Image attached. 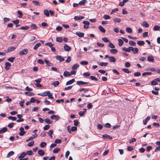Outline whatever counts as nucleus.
Returning <instances> with one entry per match:
<instances>
[{
	"instance_id": "nucleus-1",
	"label": "nucleus",
	"mask_w": 160,
	"mask_h": 160,
	"mask_svg": "<svg viewBox=\"0 0 160 160\" xmlns=\"http://www.w3.org/2000/svg\"><path fill=\"white\" fill-rule=\"evenodd\" d=\"M28 50L27 48L23 49L22 51L19 52V54L20 56H22L26 54L28 52Z\"/></svg>"
},
{
	"instance_id": "nucleus-2",
	"label": "nucleus",
	"mask_w": 160,
	"mask_h": 160,
	"mask_svg": "<svg viewBox=\"0 0 160 160\" xmlns=\"http://www.w3.org/2000/svg\"><path fill=\"white\" fill-rule=\"evenodd\" d=\"M50 93V91H47L42 93H38V95L44 97L48 96V94H49Z\"/></svg>"
},
{
	"instance_id": "nucleus-3",
	"label": "nucleus",
	"mask_w": 160,
	"mask_h": 160,
	"mask_svg": "<svg viewBox=\"0 0 160 160\" xmlns=\"http://www.w3.org/2000/svg\"><path fill=\"white\" fill-rule=\"evenodd\" d=\"M83 23L84 24L83 28L85 29L88 28V25L90 24V22L88 21H84Z\"/></svg>"
},
{
	"instance_id": "nucleus-4",
	"label": "nucleus",
	"mask_w": 160,
	"mask_h": 160,
	"mask_svg": "<svg viewBox=\"0 0 160 160\" xmlns=\"http://www.w3.org/2000/svg\"><path fill=\"white\" fill-rule=\"evenodd\" d=\"M16 49V48L13 47H9L7 50L6 51V53H8L10 52H12Z\"/></svg>"
},
{
	"instance_id": "nucleus-5",
	"label": "nucleus",
	"mask_w": 160,
	"mask_h": 160,
	"mask_svg": "<svg viewBox=\"0 0 160 160\" xmlns=\"http://www.w3.org/2000/svg\"><path fill=\"white\" fill-rule=\"evenodd\" d=\"M5 68L7 70H9L11 66V64L8 62H6L5 63Z\"/></svg>"
},
{
	"instance_id": "nucleus-6",
	"label": "nucleus",
	"mask_w": 160,
	"mask_h": 160,
	"mask_svg": "<svg viewBox=\"0 0 160 160\" xmlns=\"http://www.w3.org/2000/svg\"><path fill=\"white\" fill-rule=\"evenodd\" d=\"M64 49L65 51H68L71 50V48L67 44H65L64 46Z\"/></svg>"
},
{
	"instance_id": "nucleus-7",
	"label": "nucleus",
	"mask_w": 160,
	"mask_h": 160,
	"mask_svg": "<svg viewBox=\"0 0 160 160\" xmlns=\"http://www.w3.org/2000/svg\"><path fill=\"white\" fill-rule=\"evenodd\" d=\"M55 58L57 60H58L60 62H62L64 60V58L60 55L56 56Z\"/></svg>"
},
{
	"instance_id": "nucleus-8",
	"label": "nucleus",
	"mask_w": 160,
	"mask_h": 160,
	"mask_svg": "<svg viewBox=\"0 0 160 160\" xmlns=\"http://www.w3.org/2000/svg\"><path fill=\"white\" fill-rule=\"evenodd\" d=\"M148 60L150 62H154V59L152 55H149L147 58Z\"/></svg>"
},
{
	"instance_id": "nucleus-9",
	"label": "nucleus",
	"mask_w": 160,
	"mask_h": 160,
	"mask_svg": "<svg viewBox=\"0 0 160 160\" xmlns=\"http://www.w3.org/2000/svg\"><path fill=\"white\" fill-rule=\"evenodd\" d=\"M84 18V17L83 16H75L74 18L75 20H78L83 19Z\"/></svg>"
},
{
	"instance_id": "nucleus-10",
	"label": "nucleus",
	"mask_w": 160,
	"mask_h": 160,
	"mask_svg": "<svg viewBox=\"0 0 160 160\" xmlns=\"http://www.w3.org/2000/svg\"><path fill=\"white\" fill-rule=\"evenodd\" d=\"M75 81V79L74 78H73L68 81L66 83V85H70L72 84Z\"/></svg>"
},
{
	"instance_id": "nucleus-11",
	"label": "nucleus",
	"mask_w": 160,
	"mask_h": 160,
	"mask_svg": "<svg viewBox=\"0 0 160 160\" xmlns=\"http://www.w3.org/2000/svg\"><path fill=\"white\" fill-rule=\"evenodd\" d=\"M38 154L41 156H42L44 155L45 152L42 149H40L38 152Z\"/></svg>"
},
{
	"instance_id": "nucleus-12",
	"label": "nucleus",
	"mask_w": 160,
	"mask_h": 160,
	"mask_svg": "<svg viewBox=\"0 0 160 160\" xmlns=\"http://www.w3.org/2000/svg\"><path fill=\"white\" fill-rule=\"evenodd\" d=\"M150 119V116H148L147 117L146 119L143 120V122L144 125H146L147 122L148 121H149Z\"/></svg>"
},
{
	"instance_id": "nucleus-13",
	"label": "nucleus",
	"mask_w": 160,
	"mask_h": 160,
	"mask_svg": "<svg viewBox=\"0 0 160 160\" xmlns=\"http://www.w3.org/2000/svg\"><path fill=\"white\" fill-rule=\"evenodd\" d=\"M88 83L89 82H84L81 81L77 82V84H78V85H83Z\"/></svg>"
},
{
	"instance_id": "nucleus-14",
	"label": "nucleus",
	"mask_w": 160,
	"mask_h": 160,
	"mask_svg": "<svg viewBox=\"0 0 160 160\" xmlns=\"http://www.w3.org/2000/svg\"><path fill=\"white\" fill-rule=\"evenodd\" d=\"M98 64L101 66L105 67L108 64V63L101 62H98Z\"/></svg>"
},
{
	"instance_id": "nucleus-15",
	"label": "nucleus",
	"mask_w": 160,
	"mask_h": 160,
	"mask_svg": "<svg viewBox=\"0 0 160 160\" xmlns=\"http://www.w3.org/2000/svg\"><path fill=\"white\" fill-rule=\"evenodd\" d=\"M29 28H31L32 29L35 30L37 28V27L36 24H32L30 25Z\"/></svg>"
},
{
	"instance_id": "nucleus-16",
	"label": "nucleus",
	"mask_w": 160,
	"mask_h": 160,
	"mask_svg": "<svg viewBox=\"0 0 160 160\" xmlns=\"http://www.w3.org/2000/svg\"><path fill=\"white\" fill-rule=\"evenodd\" d=\"M110 52L113 54H116L118 53V50L116 49H111L110 50Z\"/></svg>"
},
{
	"instance_id": "nucleus-17",
	"label": "nucleus",
	"mask_w": 160,
	"mask_h": 160,
	"mask_svg": "<svg viewBox=\"0 0 160 160\" xmlns=\"http://www.w3.org/2000/svg\"><path fill=\"white\" fill-rule=\"evenodd\" d=\"M76 34L79 37H82L84 35V33L79 32H76Z\"/></svg>"
},
{
	"instance_id": "nucleus-18",
	"label": "nucleus",
	"mask_w": 160,
	"mask_h": 160,
	"mask_svg": "<svg viewBox=\"0 0 160 160\" xmlns=\"http://www.w3.org/2000/svg\"><path fill=\"white\" fill-rule=\"evenodd\" d=\"M98 28L101 32L103 33H105L106 32L105 29L101 26L98 27Z\"/></svg>"
},
{
	"instance_id": "nucleus-19",
	"label": "nucleus",
	"mask_w": 160,
	"mask_h": 160,
	"mask_svg": "<svg viewBox=\"0 0 160 160\" xmlns=\"http://www.w3.org/2000/svg\"><path fill=\"white\" fill-rule=\"evenodd\" d=\"M43 13L47 17H48L49 16V11L48 10L44 9L43 11Z\"/></svg>"
},
{
	"instance_id": "nucleus-20",
	"label": "nucleus",
	"mask_w": 160,
	"mask_h": 160,
	"mask_svg": "<svg viewBox=\"0 0 160 160\" xmlns=\"http://www.w3.org/2000/svg\"><path fill=\"white\" fill-rule=\"evenodd\" d=\"M63 75L65 77H68L71 76V74L69 72L65 71L63 73Z\"/></svg>"
},
{
	"instance_id": "nucleus-21",
	"label": "nucleus",
	"mask_w": 160,
	"mask_h": 160,
	"mask_svg": "<svg viewBox=\"0 0 160 160\" xmlns=\"http://www.w3.org/2000/svg\"><path fill=\"white\" fill-rule=\"evenodd\" d=\"M102 136L103 138H106L110 139H112V137L107 134L103 135Z\"/></svg>"
},
{
	"instance_id": "nucleus-22",
	"label": "nucleus",
	"mask_w": 160,
	"mask_h": 160,
	"mask_svg": "<svg viewBox=\"0 0 160 160\" xmlns=\"http://www.w3.org/2000/svg\"><path fill=\"white\" fill-rule=\"evenodd\" d=\"M27 153H26L24 152H23L21 153V154L18 157V158L19 159L23 158L24 157H25Z\"/></svg>"
},
{
	"instance_id": "nucleus-23",
	"label": "nucleus",
	"mask_w": 160,
	"mask_h": 160,
	"mask_svg": "<svg viewBox=\"0 0 160 160\" xmlns=\"http://www.w3.org/2000/svg\"><path fill=\"white\" fill-rule=\"evenodd\" d=\"M7 128L6 127H3L0 130V134L5 132L7 130Z\"/></svg>"
},
{
	"instance_id": "nucleus-24",
	"label": "nucleus",
	"mask_w": 160,
	"mask_h": 160,
	"mask_svg": "<svg viewBox=\"0 0 160 160\" xmlns=\"http://www.w3.org/2000/svg\"><path fill=\"white\" fill-rule=\"evenodd\" d=\"M142 25L145 27L148 28L149 27L148 24L145 21H143L142 22Z\"/></svg>"
},
{
	"instance_id": "nucleus-25",
	"label": "nucleus",
	"mask_w": 160,
	"mask_h": 160,
	"mask_svg": "<svg viewBox=\"0 0 160 160\" xmlns=\"http://www.w3.org/2000/svg\"><path fill=\"white\" fill-rule=\"evenodd\" d=\"M79 67V65L78 64L76 63L74 64L72 67V69L73 70H75Z\"/></svg>"
},
{
	"instance_id": "nucleus-26",
	"label": "nucleus",
	"mask_w": 160,
	"mask_h": 160,
	"mask_svg": "<svg viewBox=\"0 0 160 160\" xmlns=\"http://www.w3.org/2000/svg\"><path fill=\"white\" fill-rule=\"evenodd\" d=\"M44 121L46 123L48 124H51L52 122V121H50V120L48 118H45L44 119Z\"/></svg>"
},
{
	"instance_id": "nucleus-27",
	"label": "nucleus",
	"mask_w": 160,
	"mask_h": 160,
	"mask_svg": "<svg viewBox=\"0 0 160 160\" xmlns=\"http://www.w3.org/2000/svg\"><path fill=\"white\" fill-rule=\"evenodd\" d=\"M87 0H82L79 2L78 4L80 5H82L87 3Z\"/></svg>"
},
{
	"instance_id": "nucleus-28",
	"label": "nucleus",
	"mask_w": 160,
	"mask_h": 160,
	"mask_svg": "<svg viewBox=\"0 0 160 160\" xmlns=\"http://www.w3.org/2000/svg\"><path fill=\"white\" fill-rule=\"evenodd\" d=\"M109 61L111 62H114L116 61L115 58L111 56L109 59Z\"/></svg>"
},
{
	"instance_id": "nucleus-29",
	"label": "nucleus",
	"mask_w": 160,
	"mask_h": 160,
	"mask_svg": "<svg viewBox=\"0 0 160 160\" xmlns=\"http://www.w3.org/2000/svg\"><path fill=\"white\" fill-rule=\"evenodd\" d=\"M118 45L119 46H121L123 44V41L121 39H119L118 40Z\"/></svg>"
},
{
	"instance_id": "nucleus-30",
	"label": "nucleus",
	"mask_w": 160,
	"mask_h": 160,
	"mask_svg": "<svg viewBox=\"0 0 160 160\" xmlns=\"http://www.w3.org/2000/svg\"><path fill=\"white\" fill-rule=\"evenodd\" d=\"M45 62L47 64V66H50L52 65V63L50 62L48 60H47L46 59L44 60Z\"/></svg>"
},
{
	"instance_id": "nucleus-31",
	"label": "nucleus",
	"mask_w": 160,
	"mask_h": 160,
	"mask_svg": "<svg viewBox=\"0 0 160 160\" xmlns=\"http://www.w3.org/2000/svg\"><path fill=\"white\" fill-rule=\"evenodd\" d=\"M59 84V82L58 81H55L54 82L52 83V85H53L54 87L58 85Z\"/></svg>"
},
{
	"instance_id": "nucleus-32",
	"label": "nucleus",
	"mask_w": 160,
	"mask_h": 160,
	"mask_svg": "<svg viewBox=\"0 0 160 160\" xmlns=\"http://www.w3.org/2000/svg\"><path fill=\"white\" fill-rule=\"evenodd\" d=\"M56 41L57 42H61L62 41V37H57L56 38Z\"/></svg>"
},
{
	"instance_id": "nucleus-33",
	"label": "nucleus",
	"mask_w": 160,
	"mask_h": 160,
	"mask_svg": "<svg viewBox=\"0 0 160 160\" xmlns=\"http://www.w3.org/2000/svg\"><path fill=\"white\" fill-rule=\"evenodd\" d=\"M14 154V152L12 151H11L10 152L7 154V157L9 158L10 157V156L13 155Z\"/></svg>"
},
{
	"instance_id": "nucleus-34",
	"label": "nucleus",
	"mask_w": 160,
	"mask_h": 160,
	"mask_svg": "<svg viewBox=\"0 0 160 160\" xmlns=\"http://www.w3.org/2000/svg\"><path fill=\"white\" fill-rule=\"evenodd\" d=\"M137 43L139 46H142L144 44V42L143 41H139L137 42Z\"/></svg>"
},
{
	"instance_id": "nucleus-35",
	"label": "nucleus",
	"mask_w": 160,
	"mask_h": 160,
	"mask_svg": "<svg viewBox=\"0 0 160 160\" xmlns=\"http://www.w3.org/2000/svg\"><path fill=\"white\" fill-rule=\"evenodd\" d=\"M60 150V149L59 148H56L54 149L53 151V152L54 153H57Z\"/></svg>"
},
{
	"instance_id": "nucleus-36",
	"label": "nucleus",
	"mask_w": 160,
	"mask_h": 160,
	"mask_svg": "<svg viewBox=\"0 0 160 160\" xmlns=\"http://www.w3.org/2000/svg\"><path fill=\"white\" fill-rule=\"evenodd\" d=\"M122 70L125 73H129L131 72V71L129 70L128 68H123Z\"/></svg>"
},
{
	"instance_id": "nucleus-37",
	"label": "nucleus",
	"mask_w": 160,
	"mask_h": 160,
	"mask_svg": "<svg viewBox=\"0 0 160 160\" xmlns=\"http://www.w3.org/2000/svg\"><path fill=\"white\" fill-rule=\"evenodd\" d=\"M41 45L40 43L38 42L34 46L33 49L34 50H36L38 47H39Z\"/></svg>"
},
{
	"instance_id": "nucleus-38",
	"label": "nucleus",
	"mask_w": 160,
	"mask_h": 160,
	"mask_svg": "<svg viewBox=\"0 0 160 160\" xmlns=\"http://www.w3.org/2000/svg\"><path fill=\"white\" fill-rule=\"evenodd\" d=\"M25 94L29 96H33L34 95L33 93L29 92H25Z\"/></svg>"
},
{
	"instance_id": "nucleus-39",
	"label": "nucleus",
	"mask_w": 160,
	"mask_h": 160,
	"mask_svg": "<svg viewBox=\"0 0 160 160\" xmlns=\"http://www.w3.org/2000/svg\"><path fill=\"white\" fill-rule=\"evenodd\" d=\"M126 32L128 33H131L132 32V31L131 28L129 27L126 28Z\"/></svg>"
},
{
	"instance_id": "nucleus-40",
	"label": "nucleus",
	"mask_w": 160,
	"mask_h": 160,
	"mask_svg": "<svg viewBox=\"0 0 160 160\" xmlns=\"http://www.w3.org/2000/svg\"><path fill=\"white\" fill-rule=\"evenodd\" d=\"M8 118L10 120H11L12 121H15L17 119V118L15 117H12V116H9L8 117Z\"/></svg>"
},
{
	"instance_id": "nucleus-41",
	"label": "nucleus",
	"mask_w": 160,
	"mask_h": 160,
	"mask_svg": "<svg viewBox=\"0 0 160 160\" xmlns=\"http://www.w3.org/2000/svg\"><path fill=\"white\" fill-rule=\"evenodd\" d=\"M113 21L115 22H118V23H120L121 21V19L118 18H116L113 20Z\"/></svg>"
},
{
	"instance_id": "nucleus-42",
	"label": "nucleus",
	"mask_w": 160,
	"mask_h": 160,
	"mask_svg": "<svg viewBox=\"0 0 160 160\" xmlns=\"http://www.w3.org/2000/svg\"><path fill=\"white\" fill-rule=\"evenodd\" d=\"M102 40L106 42H110V40L107 38H102Z\"/></svg>"
},
{
	"instance_id": "nucleus-43",
	"label": "nucleus",
	"mask_w": 160,
	"mask_h": 160,
	"mask_svg": "<svg viewBox=\"0 0 160 160\" xmlns=\"http://www.w3.org/2000/svg\"><path fill=\"white\" fill-rule=\"evenodd\" d=\"M34 141H32L30 142L29 143H28L27 144V145L28 147H32V146L34 144Z\"/></svg>"
},
{
	"instance_id": "nucleus-44",
	"label": "nucleus",
	"mask_w": 160,
	"mask_h": 160,
	"mask_svg": "<svg viewBox=\"0 0 160 160\" xmlns=\"http://www.w3.org/2000/svg\"><path fill=\"white\" fill-rule=\"evenodd\" d=\"M160 29V27L158 25H155L154 27L153 30L154 31L158 30Z\"/></svg>"
},
{
	"instance_id": "nucleus-45",
	"label": "nucleus",
	"mask_w": 160,
	"mask_h": 160,
	"mask_svg": "<svg viewBox=\"0 0 160 160\" xmlns=\"http://www.w3.org/2000/svg\"><path fill=\"white\" fill-rule=\"evenodd\" d=\"M129 44L130 45L132 46H135L136 44V42H135L132 41H129Z\"/></svg>"
},
{
	"instance_id": "nucleus-46",
	"label": "nucleus",
	"mask_w": 160,
	"mask_h": 160,
	"mask_svg": "<svg viewBox=\"0 0 160 160\" xmlns=\"http://www.w3.org/2000/svg\"><path fill=\"white\" fill-rule=\"evenodd\" d=\"M32 2L34 3V5L36 6L40 5V3L38 1H33Z\"/></svg>"
},
{
	"instance_id": "nucleus-47",
	"label": "nucleus",
	"mask_w": 160,
	"mask_h": 160,
	"mask_svg": "<svg viewBox=\"0 0 160 160\" xmlns=\"http://www.w3.org/2000/svg\"><path fill=\"white\" fill-rule=\"evenodd\" d=\"M15 59V57H12L11 58H9L8 59V60L11 62H13L14 59Z\"/></svg>"
},
{
	"instance_id": "nucleus-48",
	"label": "nucleus",
	"mask_w": 160,
	"mask_h": 160,
	"mask_svg": "<svg viewBox=\"0 0 160 160\" xmlns=\"http://www.w3.org/2000/svg\"><path fill=\"white\" fill-rule=\"evenodd\" d=\"M29 28V26H25L22 27L20 28V29L22 30H26L28 29Z\"/></svg>"
},
{
	"instance_id": "nucleus-49",
	"label": "nucleus",
	"mask_w": 160,
	"mask_h": 160,
	"mask_svg": "<svg viewBox=\"0 0 160 160\" xmlns=\"http://www.w3.org/2000/svg\"><path fill=\"white\" fill-rule=\"evenodd\" d=\"M26 153L28 155H31L33 154V153L32 150H28L27 152Z\"/></svg>"
},
{
	"instance_id": "nucleus-50",
	"label": "nucleus",
	"mask_w": 160,
	"mask_h": 160,
	"mask_svg": "<svg viewBox=\"0 0 160 160\" xmlns=\"http://www.w3.org/2000/svg\"><path fill=\"white\" fill-rule=\"evenodd\" d=\"M80 63L82 65H87L88 64V62L87 61H82Z\"/></svg>"
},
{
	"instance_id": "nucleus-51",
	"label": "nucleus",
	"mask_w": 160,
	"mask_h": 160,
	"mask_svg": "<svg viewBox=\"0 0 160 160\" xmlns=\"http://www.w3.org/2000/svg\"><path fill=\"white\" fill-rule=\"evenodd\" d=\"M46 143L45 142H42L40 144V146L41 148H43L46 145Z\"/></svg>"
},
{
	"instance_id": "nucleus-52",
	"label": "nucleus",
	"mask_w": 160,
	"mask_h": 160,
	"mask_svg": "<svg viewBox=\"0 0 160 160\" xmlns=\"http://www.w3.org/2000/svg\"><path fill=\"white\" fill-rule=\"evenodd\" d=\"M37 62L38 63L42 65H43L44 63V62L43 60L40 59L38 60Z\"/></svg>"
},
{
	"instance_id": "nucleus-53",
	"label": "nucleus",
	"mask_w": 160,
	"mask_h": 160,
	"mask_svg": "<svg viewBox=\"0 0 160 160\" xmlns=\"http://www.w3.org/2000/svg\"><path fill=\"white\" fill-rule=\"evenodd\" d=\"M103 18L104 19L107 20L108 19H109L110 18V17L108 15H105L103 16Z\"/></svg>"
},
{
	"instance_id": "nucleus-54",
	"label": "nucleus",
	"mask_w": 160,
	"mask_h": 160,
	"mask_svg": "<svg viewBox=\"0 0 160 160\" xmlns=\"http://www.w3.org/2000/svg\"><path fill=\"white\" fill-rule=\"evenodd\" d=\"M50 128V126L49 125H46L43 127V128L44 130H46L49 129Z\"/></svg>"
},
{
	"instance_id": "nucleus-55",
	"label": "nucleus",
	"mask_w": 160,
	"mask_h": 160,
	"mask_svg": "<svg viewBox=\"0 0 160 160\" xmlns=\"http://www.w3.org/2000/svg\"><path fill=\"white\" fill-rule=\"evenodd\" d=\"M141 73L139 72H137L134 74V75L135 77H139L141 75Z\"/></svg>"
},
{
	"instance_id": "nucleus-56",
	"label": "nucleus",
	"mask_w": 160,
	"mask_h": 160,
	"mask_svg": "<svg viewBox=\"0 0 160 160\" xmlns=\"http://www.w3.org/2000/svg\"><path fill=\"white\" fill-rule=\"evenodd\" d=\"M72 86H69L67 87H66L64 88V90L66 91V90H70L72 88Z\"/></svg>"
},
{
	"instance_id": "nucleus-57",
	"label": "nucleus",
	"mask_w": 160,
	"mask_h": 160,
	"mask_svg": "<svg viewBox=\"0 0 160 160\" xmlns=\"http://www.w3.org/2000/svg\"><path fill=\"white\" fill-rule=\"evenodd\" d=\"M97 46L99 47H103L104 46V44L98 42L97 43Z\"/></svg>"
},
{
	"instance_id": "nucleus-58",
	"label": "nucleus",
	"mask_w": 160,
	"mask_h": 160,
	"mask_svg": "<svg viewBox=\"0 0 160 160\" xmlns=\"http://www.w3.org/2000/svg\"><path fill=\"white\" fill-rule=\"evenodd\" d=\"M24 102H25L24 100H23L22 101H21L19 103V104L20 106L22 107H23V104L24 103Z\"/></svg>"
},
{
	"instance_id": "nucleus-59",
	"label": "nucleus",
	"mask_w": 160,
	"mask_h": 160,
	"mask_svg": "<svg viewBox=\"0 0 160 160\" xmlns=\"http://www.w3.org/2000/svg\"><path fill=\"white\" fill-rule=\"evenodd\" d=\"M90 78L92 80H94V81H98L96 77H95L94 76H90Z\"/></svg>"
},
{
	"instance_id": "nucleus-60",
	"label": "nucleus",
	"mask_w": 160,
	"mask_h": 160,
	"mask_svg": "<svg viewBox=\"0 0 160 160\" xmlns=\"http://www.w3.org/2000/svg\"><path fill=\"white\" fill-rule=\"evenodd\" d=\"M158 84V83L154 80L152 81L151 82V84L152 85H155Z\"/></svg>"
},
{
	"instance_id": "nucleus-61",
	"label": "nucleus",
	"mask_w": 160,
	"mask_h": 160,
	"mask_svg": "<svg viewBox=\"0 0 160 160\" xmlns=\"http://www.w3.org/2000/svg\"><path fill=\"white\" fill-rule=\"evenodd\" d=\"M62 142L61 140L60 139H57L55 141V143H60Z\"/></svg>"
},
{
	"instance_id": "nucleus-62",
	"label": "nucleus",
	"mask_w": 160,
	"mask_h": 160,
	"mask_svg": "<svg viewBox=\"0 0 160 160\" xmlns=\"http://www.w3.org/2000/svg\"><path fill=\"white\" fill-rule=\"evenodd\" d=\"M18 14L19 15V18H21L22 16V14L20 11H18L17 12Z\"/></svg>"
},
{
	"instance_id": "nucleus-63",
	"label": "nucleus",
	"mask_w": 160,
	"mask_h": 160,
	"mask_svg": "<svg viewBox=\"0 0 160 160\" xmlns=\"http://www.w3.org/2000/svg\"><path fill=\"white\" fill-rule=\"evenodd\" d=\"M92 106H93V105L92 104V103H88V104L87 108L88 109H90L92 108Z\"/></svg>"
},
{
	"instance_id": "nucleus-64",
	"label": "nucleus",
	"mask_w": 160,
	"mask_h": 160,
	"mask_svg": "<svg viewBox=\"0 0 160 160\" xmlns=\"http://www.w3.org/2000/svg\"><path fill=\"white\" fill-rule=\"evenodd\" d=\"M108 46L112 48H115V47L114 46V45L112 43L110 42L108 44Z\"/></svg>"
}]
</instances>
